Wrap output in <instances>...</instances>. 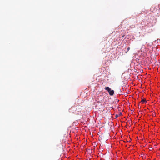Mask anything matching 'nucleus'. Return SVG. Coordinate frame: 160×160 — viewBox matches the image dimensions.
Returning a JSON list of instances; mask_svg holds the SVG:
<instances>
[{
  "instance_id": "f257e3e1",
  "label": "nucleus",
  "mask_w": 160,
  "mask_h": 160,
  "mask_svg": "<svg viewBox=\"0 0 160 160\" xmlns=\"http://www.w3.org/2000/svg\"><path fill=\"white\" fill-rule=\"evenodd\" d=\"M105 88L106 90L108 91L110 95L112 96L113 95L114 92V90H111V88L108 87H106Z\"/></svg>"
},
{
  "instance_id": "20e7f679",
  "label": "nucleus",
  "mask_w": 160,
  "mask_h": 160,
  "mask_svg": "<svg viewBox=\"0 0 160 160\" xmlns=\"http://www.w3.org/2000/svg\"><path fill=\"white\" fill-rule=\"evenodd\" d=\"M118 115H116V116H115V117H116V118H117V117H118Z\"/></svg>"
},
{
  "instance_id": "39448f33",
  "label": "nucleus",
  "mask_w": 160,
  "mask_h": 160,
  "mask_svg": "<svg viewBox=\"0 0 160 160\" xmlns=\"http://www.w3.org/2000/svg\"><path fill=\"white\" fill-rule=\"evenodd\" d=\"M122 113H121H121H120V115H122Z\"/></svg>"
},
{
  "instance_id": "f03ea898",
  "label": "nucleus",
  "mask_w": 160,
  "mask_h": 160,
  "mask_svg": "<svg viewBox=\"0 0 160 160\" xmlns=\"http://www.w3.org/2000/svg\"><path fill=\"white\" fill-rule=\"evenodd\" d=\"M141 102L143 104L146 102V101L145 99H143L141 101Z\"/></svg>"
},
{
  "instance_id": "7ed1b4c3",
  "label": "nucleus",
  "mask_w": 160,
  "mask_h": 160,
  "mask_svg": "<svg viewBox=\"0 0 160 160\" xmlns=\"http://www.w3.org/2000/svg\"><path fill=\"white\" fill-rule=\"evenodd\" d=\"M130 49V48L129 47H128V48H127V50L128 51H129Z\"/></svg>"
}]
</instances>
